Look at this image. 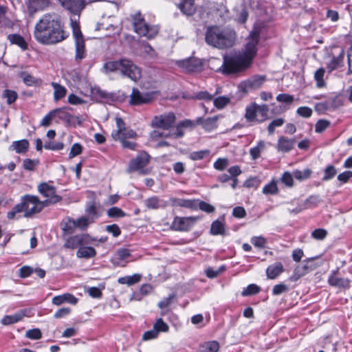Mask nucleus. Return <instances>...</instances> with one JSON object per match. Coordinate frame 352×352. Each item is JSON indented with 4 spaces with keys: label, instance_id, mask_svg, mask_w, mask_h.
<instances>
[{
    "label": "nucleus",
    "instance_id": "09e8293b",
    "mask_svg": "<svg viewBox=\"0 0 352 352\" xmlns=\"http://www.w3.org/2000/svg\"><path fill=\"white\" fill-rule=\"evenodd\" d=\"M260 292V287L255 285L251 284L249 285L245 289L241 292V295L243 296H248L256 294Z\"/></svg>",
    "mask_w": 352,
    "mask_h": 352
},
{
    "label": "nucleus",
    "instance_id": "ddd939ff",
    "mask_svg": "<svg viewBox=\"0 0 352 352\" xmlns=\"http://www.w3.org/2000/svg\"><path fill=\"white\" fill-rule=\"evenodd\" d=\"M175 121V116L173 113H168L163 115L155 116L152 121L153 126L168 129Z\"/></svg>",
    "mask_w": 352,
    "mask_h": 352
},
{
    "label": "nucleus",
    "instance_id": "6e6552de",
    "mask_svg": "<svg viewBox=\"0 0 352 352\" xmlns=\"http://www.w3.org/2000/svg\"><path fill=\"white\" fill-rule=\"evenodd\" d=\"M38 190L43 196L46 197L45 200L41 201V202H43L45 207L49 204L58 203L61 200V197L56 195L55 188L47 183L39 184Z\"/></svg>",
    "mask_w": 352,
    "mask_h": 352
},
{
    "label": "nucleus",
    "instance_id": "39448f33",
    "mask_svg": "<svg viewBox=\"0 0 352 352\" xmlns=\"http://www.w3.org/2000/svg\"><path fill=\"white\" fill-rule=\"evenodd\" d=\"M70 23L71 28L72 29L73 37L75 41V60L80 62L83 58H85L87 55L85 42L77 21L73 19H71Z\"/></svg>",
    "mask_w": 352,
    "mask_h": 352
},
{
    "label": "nucleus",
    "instance_id": "5701e85b",
    "mask_svg": "<svg viewBox=\"0 0 352 352\" xmlns=\"http://www.w3.org/2000/svg\"><path fill=\"white\" fill-rule=\"evenodd\" d=\"M245 118L249 122H258V118L257 117L256 104L252 103L245 108Z\"/></svg>",
    "mask_w": 352,
    "mask_h": 352
},
{
    "label": "nucleus",
    "instance_id": "c756f323",
    "mask_svg": "<svg viewBox=\"0 0 352 352\" xmlns=\"http://www.w3.org/2000/svg\"><path fill=\"white\" fill-rule=\"evenodd\" d=\"M173 204L175 206L184 207L186 208L195 209L197 207V204L195 200L184 199H174Z\"/></svg>",
    "mask_w": 352,
    "mask_h": 352
},
{
    "label": "nucleus",
    "instance_id": "7ed1b4c3",
    "mask_svg": "<svg viewBox=\"0 0 352 352\" xmlns=\"http://www.w3.org/2000/svg\"><path fill=\"white\" fill-rule=\"evenodd\" d=\"M234 38L235 32L234 31L221 29L216 25L208 27L205 34L206 43L219 49L232 47Z\"/></svg>",
    "mask_w": 352,
    "mask_h": 352
},
{
    "label": "nucleus",
    "instance_id": "0eeeda50",
    "mask_svg": "<svg viewBox=\"0 0 352 352\" xmlns=\"http://www.w3.org/2000/svg\"><path fill=\"white\" fill-rule=\"evenodd\" d=\"M20 205L25 217H30L40 212L45 207L43 202L34 195H26L21 197Z\"/></svg>",
    "mask_w": 352,
    "mask_h": 352
},
{
    "label": "nucleus",
    "instance_id": "864d4df0",
    "mask_svg": "<svg viewBox=\"0 0 352 352\" xmlns=\"http://www.w3.org/2000/svg\"><path fill=\"white\" fill-rule=\"evenodd\" d=\"M80 247L93 244L96 240L87 234H78Z\"/></svg>",
    "mask_w": 352,
    "mask_h": 352
},
{
    "label": "nucleus",
    "instance_id": "f8f14e48",
    "mask_svg": "<svg viewBox=\"0 0 352 352\" xmlns=\"http://www.w3.org/2000/svg\"><path fill=\"white\" fill-rule=\"evenodd\" d=\"M265 76L256 75L246 80L241 82L239 84V87L241 91L244 92H248L250 90L258 89L261 87L262 85L265 81Z\"/></svg>",
    "mask_w": 352,
    "mask_h": 352
},
{
    "label": "nucleus",
    "instance_id": "473e14b6",
    "mask_svg": "<svg viewBox=\"0 0 352 352\" xmlns=\"http://www.w3.org/2000/svg\"><path fill=\"white\" fill-rule=\"evenodd\" d=\"M142 276L139 274H135L132 276H126L118 278V282L120 284H126L129 286L135 284L140 281Z\"/></svg>",
    "mask_w": 352,
    "mask_h": 352
},
{
    "label": "nucleus",
    "instance_id": "bb28decb",
    "mask_svg": "<svg viewBox=\"0 0 352 352\" xmlns=\"http://www.w3.org/2000/svg\"><path fill=\"white\" fill-rule=\"evenodd\" d=\"M8 39L12 44H14L25 50L28 48V43L24 38L18 34H10L8 36Z\"/></svg>",
    "mask_w": 352,
    "mask_h": 352
},
{
    "label": "nucleus",
    "instance_id": "1a4fd4ad",
    "mask_svg": "<svg viewBox=\"0 0 352 352\" xmlns=\"http://www.w3.org/2000/svg\"><path fill=\"white\" fill-rule=\"evenodd\" d=\"M199 219L197 217H175L171 228L176 231H188Z\"/></svg>",
    "mask_w": 352,
    "mask_h": 352
},
{
    "label": "nucleus",
    "instance_id": "ea45409f",
    "mask_svg": "<svg viewBox=\"0 0 352 352\" xmlns=\"http://www.w3.org/2000/svg\"><path fill=\"white\" fill-rule=\"evenodd\" d=\"M93 217H82L77 220H75L76 228L84 230H86L90 223H94Z\"/></svg>",
    "mask_w": 352,
    "mask_h": 352
},
{
    "label": "nucleus",
    "instance_id": "7c9ffc66",
    "mask_svg": "<svg viewBox=\"0 0 352 352\" xmlns=\"http://www.w3.org/2000/svg\"><path fill=\"white\" fill-rule=\"evenodd\" d=\"M219 344L217 341H208L200 344L199 352H217Z\"/></svg>",
    "mask_w": 352,
    "mask_h": 352
},
{
    "label": "nucleus",
    "instance_id": "603ef678",
    "mask_svg": "<svg viewBox=\"0 0 352 352\" xmlns=\"http://www.w3.org/2000/svg\"><path fill=\"white\" fill-rule=\"evenodd\" d=\"M2 96L3 98H6L8 104H11L17 98V94L14 91L6 89L4 90Z\"/></svg>",
    "mask_w": 352,
    "mask_h": 352
},
{
    "label": "nucleus",
    "instance_id": "49530a36",
    "mask_svg": "<svg viewBox=\"0 0 352 352\" xmlns=\"http://www.w3.org/2000/svg\"><path fill=\"white\" fill-rule=\"evenodd\" d=\"M278 187L276 182L272 181L270 184L265 185L263 188V192L265 195H276L278 193Z\"/></svg>",
    "mask_w": 352,
    "mask_h": 352
},
{
    "label": "nucleus",
    "instance_id": "4c0bfd02",
    "mask_svg": "<svg viewBox=\"0 0 352 352\" xmlns=\"http://www.w3.org/2000/svg\"><path fill=\"white\" fill-rule=\"evenodd\" d=\"M62 225L63 231L67 234H72L76 228L75 220L69 217L63 220Z\"/></svg>",
    "mask_w": 352,
    "mask_h": 352
},
{
    "label": "nucleus",
    "instance_id": "f3484780",
    "mask_svg": "<svg viewBox=\"0 0 352 352\" xmlns=\"http://www.w3.org/2000/svg\"><path fill=\"white\" fill-rule=\"evenodd\" d=\"M317 265L314 263L313 258H309L304 261V263L296 267L294 272L298 276H302L307 273L314 270Z\"/></svg>",
    "mask_w": 352,
    "mask_h": 352
},
{
    "label": "nucleus",
    "instance_id": "79ce46f5",
    "mask_svg": "<svg viewBox=\"0 0 352 352\" xmlns=\"http://www.w3.org/2000/svg\"><path fill=\"white\" fill-rule=\"evenodd\" d=\"M64 247L69 249H76L80 248V243L78 234L68 238L64 244Z\"/></svg>",
    "mask_w": 352,
    "mask_h": 352
},
{
    "label": "nucleus",
    "instance_id": "338daca9",
    "mask_svg": "<svg viewBox=\"0 0 352 352\" xmlns=\"http://www.w3.org/2000/svg\"><path fill=\"white\" fill-rule=\"evenodd\" d=\"M288 291V286L285 284L280 283L274 286L272 293L275 296L280 295Z\"/></svg>",
    "mask_w": 352,
    "mask_h": 352
},
{
    "label": "nucleus",
    "instance_id": "6e6d98bb",
    "mask_svg": "<svg viewBox=\"0 0 352 352\" xmlns=\"http://www.w3.org/2000/svg\"><path fill=\"white\" fill-rule=\"evenodd\" d=\"M285 122L283 118H277L272 121L268 125L267 130L270 134H272L276 127L281 126Z\"/></svg>",
    "mask_w": 352,
    "mask_h": 352
},
{
    "label": "nucleus",
    "instance_id": "9d476101",
    "mask_svg": "<svg viewBox=\"0 0 352 352\" xmlns=\"http://www.w3.org/2000/svg\"><path fill=\"white\" fill-rule=\"evenodd\" d=\"M153 100V94L151 93H142L137 88H133L130 95L129 104L133 106H139L148 104Z\"/></svg>",
    "mask_w": 352,
    "mask_h": 352
},
{
    "label": "nucleus",
    "instance_id": "a18cd8bd",
    "mask_svg": "<svg viewBox=\"0 0 352 352\" xmlns=\"http://www.w3.org/2000/svg\"><path fill=\"white\" fill-rule=\"evenodd\" d=\"M107 215L110 218H120L126 216V213L118 207H111L107 212Z\"/></svg>",
    "mask_w": 352,
    "mask_h": 352
},
{
    "label": "nucleus",
    "instance_id": "37998d69",
    "mask_svg": "<svg viewBox=\"0 0 352 352\" xmlns=\"http://www.w3.org/2000/svg\"><path fill=\"white\" fill-rule=\"evenodd\" d=\"M337 174V170L333 165L327 166L324 170V175L322 177L323 181H329L333 179Z\"/></svg>",
    "mask_w": 352,
    "mask_h": 352
},
{
    "label": "nucleus",
    "instance_id": "cd10ccee",
    "mask_svg": "<svg viewBox=\"0 0 352 352\" xmlns=\"http://www.w3.org/2000/svg\"><path fill=\"white\" fill-rule=\"evenodd\" d=\"M29 148V142L27 140L14 141L10 146V149L14 150L17 153H25Z\"/></svg>",
    "mask_w": 352,
    "mask_h": 352
},
{
    "label": "nucleus",
    "instance_id": "2f4dec72",
    "mask_svg": "<svg viewBox=\"0 0 352 352\" xmlns=\"http://www.w3.org/2000/svg\"><path fill=\"white\" fill-rule=\"evenodd\" d=\"M24 316L25 314L22 311L13 315L5 316L1 320V323L4 325L12 324L20 321Z\"/></svg>",
    "mask_w": 352,
    "mask_h": 352
},
{
    "label": "nucleus",
    "instance_id": "e433bc0d",
    "mask_svg": "<svg viewBox=\"0 0 352 352\" xmlns=\"http://www.w3.org/2000/svg\"><path fill=\"white\" fill-rule=\"evenodd\" d=\"M116 123L117 126V130L113 131L111 133V137L116 141L120 138V135L121 134L123 130H125L126 126L125 122L121 118H116Z\"/></svg>",
    "mask_w": 352,
    "mask_h": 352
},
{
    "label": "nucleus",
    "instance_id": "72a5a7b5",
    "mask_svg": "<svg viewBox=\"0 0 352 352\" xmlns=\"http://www.w3.org/2000/svg\"><path fill=\"white\" fill-rule=\"evenodd\" d=\"M210 233L212 235H223L225 234L224 223L219 220L213 221L210 227Z\"/></svg>",
    "mask_w": 352,
    "mask_h": 352
},
{
    "label": "nucleus",
    "instance_id": "20e7f679",
    "mask_svg": "<svg viewBox=\"0 0 352 352\" xmlns=\"http://www.w3.org/2000/svg\"><path fill=\"white\" fill-rule=\"evenodd\" d=\"M103 68L107 73L118 72L134 82H138L142 77L141 69L128 58L107 62Z\"/></svg>",
    "mask_w": 352,
    "mask_h": 352
},
{
    "label": "nucleus",
    "instance_id": "f03ea898",
    "mask_svg": "<svg viewBox=\"0 0 352 352\" xmlns=\"http://www.w3.org/2000/svg\"><path fill=\"white\" fill-rule=\"evenodd\" d=\"M34 36L43 45H54L64 41L68 34L64 31L60 18L55 13L46 14L36 23Z\"/></svg>",
    "mask_w": 352,
    "mask_h": 352
},
{
    "label": "nucleus",
    "instance_id": "4468645a",
    "mask_svg": "<svg viewBox=\"0 0 352 352\" xmlns=\"http://www.w3.org/2000/svg\"><path fill=\"white\" fill-rule=\"evenodd\" d=\"M58 1L64 8L78 16L87 5L85 0H58Z\"/></svg>",
    "mask_w": 352,
    "mask_h": 352
},
{
    "label": "nucleus",
    "instance_id": "4d7b16f0",
    "mask_svg": "<svg viewBox=\"0 0 352 352\" xmlns=\"http://www.w3.org/2000/svg\"><path fill=\"white\" fill-rule=\"evenodd\" d=\"M44 148L47 150L60 151L64 148L62 142H47L44 144Z\"/></svg>",
    "mask_w": 352,
    "mask_h": 352
},
{
    "label": "nucleus",
    "instance_id": "de8ad7c7",
    "mask_svg": "<svg viewBox=\"0 0 352 352\" xmlns=\"http://www.w3.org/2000/svg\"><path fill=\"white\" fill-rule=\"evenodd\" d=\"M324 72V69L321 67L317 69L314 74V78L316 80L318 87H322L325 85L323 80Z\"/></svg>",
    "mask_w": 352,
    "mask_h": 352
},
{
    "label": "nucleus",
    "instance_id": "aec40b11",
    "mask_svg": "<svg viewBox=\"0 0 352 352\" xmlns=\"http://www.w3.org/2000/svg\"><path fill=\"white\" fill-rule=\"evenodd\" d=\"M176 5L182 13L187 16H192L195 12L194 0H183L176 3Z\"/></svg>",
    "mask_w": 352,
    "mask_h": 352
},
{
    "label": "nucleus",
    "instance_id": "412c9836",
    "mask_svg": "<svg viewBox=\"0 0 352 352\" xmlns=\"http://www.w3.org/2000/svg\"><path fill=\"white\" fill-rule=\"evenodd\" d=\"M328 282L331 285L339 288L346 289L350 287V280L348 278L338 277L335 274L329 276Z\"/></svg>",
    "mask_w": 352,
    "mask_h": 352
},
{
    "label": "nucleus",
    "instance_id": "c85d7f7f",
    "mask_svg": "<svg viewBox=\"0 0 352 352\" xmlns=\"http://www.w3.org/2000/svg\"><path fill=\"white\" fill-rule=\"evenodd\" d=\"M52 86L54 89V99L58 101L64 98L67 94V89L57 82H52Z\"/></svg>",
    "mask_w": 352,
    "mask_h": 352
},
{
    "label": "nucleus",
    "instance_id": "6ab92c4d",
    "mask_svg": "<svg viewBox=\"0 0 352 352\" xmlns=\"http://www.w3.org/2000/svg\"><path fill=\"white\" fill-rule=\"evenodd\" d=\"M50 0H28V8L30 14L43 10L48 6Z\"/></svg>",
    "mask_w": 352,
    "mask_h": 352
},
{
    "label": "nucleus",
    "instance_id": "69168bd1",
    "mask_svg": "<svg viewBox=\"0 0 352 352\" xmlns=\"http://www.w3.org/2000/svg\"><path fill=\"white\" fill-rule=\"evenodd\" d=\"M25 336L32 340H38L41 338L42 334L38 329H33L26 331Z\"/></svg>",
    "mask_w": 352,
    "mask_h": 352
},
{
    "label": "nucleus",
    "instance_id": "680f3d73",
    "mask_svg": "<svg viewBox=\"0 0 352 352\" xmlns=\"http://www.w3.org/2000/svg\"><path fill=\"white\" fill-rule=\"evenodd\" d=\"M296 113L302 118H308L311 116L313 111L312 109L308 107H300L298 108Z\"/></svg>",
    "mask_w": 352,
    "mask_h": 352
},
{
    "label": "nucleus",
    "instance_id": "c03bdc74",
    "mask_svg": "<svg viewBox=\"0 0 352 352\" xmlns=\"http://www.w3.org/2000/svg\"><path fill=\"white\" fill-rule=\"evenodd\" d=\"M210 155V151L208 149L194 151L190 153L189 157L193 161L201 160Z\"/></svg>",
    "mask_w": 352,
    "mask_h": 352
},
{
    "label": "nucleus",
    "instance_id": "58836bf2",
    "mask_svg": "<svg viewBox=\"0 0 352 352\" xmlns=\"http://www.w3.org/2000/svg\"><path fill=\"white\" fill-rule=\"evenodd\" d=\"M257 117L258 118V123L262 122L267 119V113L269 107L267 104L258 105L256 104Z\"/></svg>",
    "mask_w": 352,
    "mask_h": 352
},
{
    "label": "nucleus",
    "instance_id": "423d86ee",
    "mask_svg": "<svg viewBox=\"0 0 352 352\" xmlns=\"http://www.w3.org/2000/svg\"><path fill=\"white\" fill-rule=\"evenodd\" d=\"M132 19L134 30L140 36L152 38L158 33V28L155 26H149L145 22L140 12L133 15Z\"/></svg>",
    "mask_w": 352,
    "mask_h": 352
},
{
    "label": "nucleus",
    "instance_id": "4be33fe9",
    "mask_svg": "<svg viewBox=\"0 0 352 352\" xmlns=\"http://www.w3.org/2000/svg\"><path fill=\"white\" fill-rule=\"evenodd\" d=\"M295 140L294 139L280 137L278 141L277 149L281 152H289L293 148Z\"/></svg>",
    "mask_w": 352,
    "mask_h": 352
},
{
    "label": "nucleus",
    "instance_id": "b1692460",
    "mask_svg": "<svg viewBox=\"0 0 352 352\" xmlns=\"http://www.w3.org/2000/svg\"><path fill=\"white\" fill-rule=\"evenodd\" d=\"M283 270V265L280 263H276L267 268V276L270 279H274L282 273Z\"/></svg>",
    "mask_w": 352,
    "mask_h": 352
},
{
    "label": "nucleus",
    "instance_id": "13d9d810",
    "mask_svg": "<svg viewBox=\"0 0 352 352\" xmlns=\"http://www.w3.org/2000/svg\"><path fill=\"white\" fill-rule=\"evenodd\" d=\"M311 171L309 169L304 170H296L294 172V177L298 180H303L310 177Z\"/></svg>",
    "mask_w": 352,
    "mask_h": 352
},
{
    "label": "nucleus",
    "instance_id": "a211bd4d",
    "mask_svg": "<svg viewBox=\"0 0 352 352\" xmlns=\"http://www.w3.org/2000/svg\"><path fill=\"white\" fill-rule=\"evenodd\" d=\"M219 119L218 116L203 119L202 118H197V123L201 124L204 130L206 131H211L217 127V121Z\"/></svg>",
    "mask_w": 352,
    "mask_h": 352
},
{
    "label": "nucleus",
    "instance_id": "393cba45",
    "mask_svg": "<svg viewBox=\"0 0 352 352\" xmlns=\"http://www.w3.org/2000/svg\"><path fill=\"white\" fill-rule=\"evenodd\" d=\"M131 256L130 250L126 248L118 249L115 253V258H112L111 262L115 265H120L119 261H124Z\"/></svg>",
    "mask_w": 352,
    "mask_h": 352
},
{
    "label": "nucleus",
    "instance_id": "f257e3e1",
    "mask_svg": "<svg viewBox=\"0 0 352 352\" xmlns=\"http://www.w3.org/2000/svg\"><path fill=\"white\" fill-rule=\"evenodd\" d=\"M260 30L254 28L248 37L247 43L241 53L223 56V63L220 70L224 74H232L245 70L252 63L256 54V45L259 41Z\"/></svg>",
    "mask_w": 352,
    "mask_h": 352
},
{
    "label": "nucleus",
    "instance_id": "e2e57ef3",
    "mask_svg": "<svg viewBox=\"0 0 352 352\" xmlns=\"http://www.w3.org/2000/svg\"><path fill=\"white\" fill-rule=\"evenodd\" d=\"M277 101L286 104H292L294 100V96L287 94H280L276 96Z\"/></svg>",
    "mask_w": 352,
    "mask_h": 352
},
{
    "label": "nucleus",
    "instance_id": "5fc2aeb1",
    "mask_svg": "<svg viewBox=\"0 0 352 352\" xmlns=\"http://www.w3.org/2000/svg\"><path fill=\"white\" fill-rule=\"evenodd\" d=\"M330 126V122L327 120H319L315 125L316 133H322Z\"/></svg>",
    "mask_w": 352,
    "mask_h": 352
},
{
    "label": "nucleus",
    "instance_id": "3c124183",
    "mask_svg": "<svg viewBox=\"0 0 352 352\" xmlns=\"http://www.w3.org/2000/svg\"><path fill=\"white\" fill-rule=\"evenodd\" d=\"M153 328L157 332H167L168 331V325L163 321L162 318H158L153 324Z\"/></svg>",
    "mask_w": 352,
    "mask_h": 352
},
{
    "label": "nucleus",
    "instance_id": "f704fd0d",
    "mask_svg": "<svg viewBox=\"0 0 352 352\" xmlns=\"http://www.w3.org/2000/svg\"><path fill=\"white\" fill-rule=\"evenodd\" d=\"M344 58V50H341L339 55L337 57H333L331 62L328 64V67L331 70H333L342 65Z\"/></svg>",
    "mask_w": 352,
    "mask_h": 352
},
{
    "label": "nucleus",
    "instance_id": "bf43d9fd",
    "mask_svg": "<svg viewBox=\"0 0 352 352\" xmlns=\"http://www.w3.org/2000/svg\"><path fill=\"white\" fill-rule=\"evenodd\" d=\"M86 212L90 215L89 217H93L94 221L98 217V214L96 209V204L94 201L91 202L86 208Z\"/></svg>",
    "mask_w": 352,
    "mask_h": 352
},
{
    "label": "nucleus",
    "instance_id": "2eb2a0df",
    "mask_svg": "<svg viewBox=\"0 0 352 352\" xmlns=\"http://www.w3.org/2000/svg\"><path fill=\"white\" fill-rule=\"evenodd\" d=\"M150 156L146 152L140 153L135 159L130 161L126 170L128 173L137 171L145 167L149 162Z\"/></svg>",
    "mask_w": 352,
    "mask_h": 352
},
{
    "label": "nucleus",
    "instance_id": "c9c22d12",
    "mask_svg": "<svg viewBox=\"0 0 352 352\" xmlns=\"http://www.w3.org/2000/svg\"><path fill=\"white\" fill-rule=\"evenodd\" d=\"M6 8L0 5V23L4 28H12L14 23L6 16Z\"/></svg>",
    "mask_w": 352,
    "mask_h": 352
},
{
    "label": "nucleus",
    "instance_id": "052dcab7",
    "mask_svg": "<svg viewBox=\"0 0 352 352\" xmlns=\"http://www.w3.org/2000/svg\"><path fill=\"white\" fill-rule=\"evenodd\" d=\"M229 102L230 99L225 96H220L214 99V104L218 109L223 108Z\"/></svg>",
    "mask_w": 352,
    "mask_h": 352
},
{
    "label": "nucleus",
    "instance_id": "774afa93",
    "mask_svg": "<svg viewBox=\"0 0 352 352\" xmlns=\"http://www.w3.org/2000/svg\"><path fill=\"white\" fill-rule=\"evenodd\" d=\"M55 118L54 111H50L45 116L43 117L41 122V126H49L52 120Z\"/></svg>",
    "mask_w": 352,
    "mask_h": 352
},
{
    "label": "nucleus",
    "instance_id": "dca6fc26",
    "mask_svg": "<svg viewBox=\"0 0 352 352\" xmlns=\"http://www.w3.org/2000/svg\"><path fill=\"white\" fill-rule=\"evenodd\" d=\"M177 65L179 67L184 69L188 72L199 70L201 67V63L200 60L197 58H188L179 60L177 62Z\"/></svg>",
    "mask_w": 352,
    "mask_h": 352
},
{
    "label": "nucleus",
    "instance_id": "a19ab883",
    "mask_svg": "<svg viewBox=\"0 0 352 352\" xmlns=\"http://www.w3.org/2000/svg\"><path fill=\"white\" fill-rule=\"evenodd\" d=\"M145 206L151 210H155L161 207L162 201L157 197H151L144 201Z\"/></svg>",
    "mask_w": 352,
    "mask_h": 352
},
{
    "label": "nucleus",
    "instance_id": "a878e982",
    "mask_svg": "<svg viewBox=\"0 0 352 352\" xmlns=\"http://www.w3.org/2000/svg\"><path fill=\"white\" fill-rule=\"evenodd\" d=\"M96 251L92 247L82 246L79 248L76 252V256L78 258H90L96 256Z\"/></svg>",
    "mask_w": 352,
    "mask_h": 352
},
{
    "label": "nucleus",
    "instance_id": "0e129e2a",
    "mask_svg": "<svg viewBox=\"0 0 352 352\" xmlns=\"http://www.w3.org/2000/svg\"><path fill=\"white\" fill-rule=\"evenodd\" d=\"M228 166L227 158H219L214 163V168L218 170H223Z\"/></svg>",
    "mask_w": 352,
    "mask_h": 352
},
{
    "label": "nucleus",
    "instance_id": "8fccbe9b",
    "mask_svg": "<svg viewBox=\"0 0 352 352\" xmlns=\"http://www.w3.org/2000/svg\"><path fill=\"white\" fill-rule=\"evenodd\" d=\"M253 245L258 248H264L267 244V240L262 236H253L250 240Z\"/></svg>",
    "mask_w": 352,
    "mask_h": 352
},
{
    "label": "nucleus",
    "instance_id": "9b49d317",
    "mask_svg": "<svg viewBox=\"0 0 352 352\" xmlns=\"http://www.w3.org/2000/svg\"><path fill=\"white\" fill-rule=\"evenodd\" d=\"M67 107L58 108L54 109L55 117H58L60 120L66 124L75 126L76 125H81L82 121L78 116L70 114L67 111Z\"/></svg>",
    "mask_w": 352,
    "mask_h": 352
}]
</instances>
